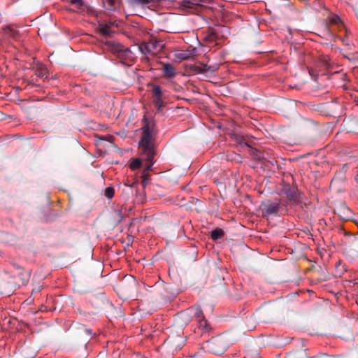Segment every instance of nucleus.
<instances>
[{
    "mask_svg": "<svg viewBox=\"0 0 358 358\" xmlns=\"http://www.w3.org/2000/svg\"><path fill=\"white\" fill-rule=\"evenodd\" d=\"M355 179H356L357 182H358V173L357 174Z\"/></svg>",
    "mask_w": 358,
    "mask_h": 358,
    "instance_id": "obj_38",
    "label": "nucleus"
},
{
    "mask_svg": "<svg viewBox=\"0 0 358 358\" xmlns=\"http://www.w3.org/2000/svg\"><path fill=\"white\" fill-rule=\"evenodd\" d=\"M224 231L220 228H216L211 231V238L213 240H218L224 237Z\"/></svg>",
    "mask_w": 358,
    "mask_h": 358,
    "instance_id": "obj_12",
    "label": "nucleus"
},
{
    "mask_svg": "<svg viewBox=\"0 0 358 358\" xmlns=\"http://www.w3.org/2000/svg\"><path fill=\"white\" fill-rule=\"evenodd\" d=\"M199 327L202 328L203 329H206L207 327V321L203 318L201 320L199 321Z\"/></svg>",
    "mask_w": 358,
    "mask_h": 358,
    "instance_id": "obj_30",
    "label": "nucleus"
},
{
    "mask_svg": "<svg viewBox=\"0 0 358 358\" xmlns=\"http://www.w3.org/2000/svg\"><path fill=\"white\" fill-rule=\"evenodd\" d=\"M112 138H113V136H108V139H107V140L110 141Z\"/></svg>",
    "mask_w": 358,
    "mask_h": 358,
    "instance_id": "obj_36",
    "label": "nucleus"
},
{
    "mask_svg": "<svg viewBox=\"0 0 358 358\" xmlns=\"http://www.w3.org/2000/svg\"><path fill=\"white\" fill-rule=\"evenodd\" d=\"M220 341L218 339H211L208 341V346L211 350V352L215 355H221L226 350V348L224 346L223 348H217L215 345L219 344Z\"/></svg>",
    "mask_w": 358,
    "mask_h": 358,
    "instance_id": "obj_7",
    "label": "nucleus"
},
{
    "mask_svg": "<svg viewBox=\"0 0 358 358\" xmlns=\"http://www.w3.org/2000/svg\"><path fill=\"white\" fill-rule=\"evenodd\" d=\"M96 30L98 33L103 37V38L101 39V42L117 57L122 59H127L131 57L132 52L130 48L124 47L118 42L108 40V38L113 36L115 31H112L107 25L99 21Z\"/></svg>",
    "mask_w": 358,
    "mask_h": 358,
    "instance_id": "obj_1",
    "label": "nucleus"
},
{
    "mask_svg": "<svg viewBox=\"0 0 358 358\" xmlns=\"http://www.w3.org/2000/svg\"><path fill=\"white\" fill-rule=\"evenodd\" d=\"M137 185H138L137 184ZM135 187H136V196H139L140 199H143L144 196H145L143 189L141 191V190L138 189V186H136Z\"/></svg>",
    "mask_w": 358,
    "mask_h": 358,
    "instance_id": "obj_27",
    "label": "nucleus"
},
{
    "mask_svg": "<svg viewBox=\"0 0 358 358\" xmlns=\"http://www.w3.org/2000/svg\"><path fill=\"white\" fill-rule=\"evenodd\" d=\"M152 92L155 96V99H162V91L159 85H154L152 88Z\"/></svg>",
    "mask_w": 358,
    "mask_h": 358,
    "instance_id": "obj_18",
    "label": "nucleus"
},
{
    "mask_svg": "<svg viewBox=\"0 0 358 358\" xmlns=\"http://www.w3.org/2000/svg\"><path fill=\"white\" fill-rule=\"evenodd\" d=\"M253 358H259V356L257 354L255 356H253Z\"/></svg>",
    "mask_w": 358,
    "mask_h": 358,
    "instance_id": "obj_37",
    "label": "nucleus"
},
{
    "mask_svg": "<svg viewBox=\"0 0 358 358\" xmlns=\"http://www.w3.org/2000/svg\"><path fill=\"white\" fill-rule=\"evenodd\" d=\"M300 353H301V354H303V355L306 357V358H317V357H316V356H312V357H308V356H306V350H304V351H303V352H301Z\"/></svg>",
    "mask_w": 358,
    "mask_h": 358,
    "instance_id": "obj_34",
    "label": "nucleus"
},
{
    "mask_svg": "<svg viewBox=\"0 0 358 358\" xmlns=\"http://www.w3.org/2000/svg\"><path fill=\"white\" fill-rule=\"evenodd\" d=\"M5 31L6 34H9V36L12 37H15V35L17 34V31L13 29L10 26H6L5 28Z\"/></svg>",
    "mask_w": 358,
    "mask_h": 358,
    "instance_id": "obj_25",
    "label": "nucleus"
},
{
    "mask_svg": "<svg viewBox=\"0 0 358 358\" xmlns=\"http://www.w3.org/2000/svg\"><path fill=\"white\" fill-rule=\"evenodd\" d=\"M211 34L213 35V36H215L216 35L215 31V30H212Z\"/></svg>",
    "mask_w": 358,
    "mask_h": 358,
    "instance_id": "obj_35",
    "label": "nucleus"
},
{
    "mask_svg": "<svg viewBox=\"0 0 358 358\" xmlns=\"http://www.w3.org/2000/svg\"><path fill=\"white\" fill-rule=\"evenodd\" d=\"M47 73H48V70L43 65H39L35 69L36 76L37 77L43 79L44 81L46 80V79L48 78Z\"/></svg>",
    "mask_w": 358,
    "mask_h": 358,
    "instance_id": "obj_9",
    "label": "nucleus"
},
{
    "mask_svg": "<svg viewBox=\"0 0 358 358\" xmlns=\"http://www.w3.org/2000/svg\"><path fill=\"white\" fill-rule=\"evenodd\" d=\"M103 24L107 25L110 29L114 25V22L111 21H101Z\"/></svg>",
    "mask_w": 358,
    "mask_h": 358,
    "instance_id": "obj_31",
    "label": "nucleus"
},
{
    "mask_svg": "<svg viewBox=\"0 0 358 358\" xmlns=\"http://www.w3.org/2000/svg\"><path fill=\"white\" fill-rule=\"evenodd\" d=\"M155 106L157 107L158 111H161L162 110L164 106V101L162 99H155L154 100Z\"/></svg>",
    "mask_w": 358,
    "mask_h": 358,
    "instance_id": "obj_21",
    "label": "nucleus"
},
{
    "mask_svg": "<svg viewBox=\"0 0 358 358\" xmlns=\"http://www.w3.org/2000/svg\"><path fill=\"white\" fill-rule=\"evenodd\" d=\"M331 22L334 24H338L339 22H341V20L338 15H335L331 17Z\"/></svg>",
    "mask_w": 358,
    "mask_h": 358,
    "instance_id": "obj_29",
    "label": "nucleus"
},
{
    "mask_svg": "<svg viewBox=\"0 0 358 358\" xmlns=\"http://www.w3.org/2000/svg\"><path fill=\"white\" fill-rule=\"evenodd\" d=\"M206 66V75L208 73H213L217 71L219 69V65L217 64H205Z\"/></svg>",
    "mask_w": 358,
    "mask_h": 358,
    "instance_id": "obj_15",
    "label": "nucleus"
},
{
    "mask_svg": "<svg viewBox=\"0 0 358 358\" xmlns=\"http://www.w3.org/2000/svg\"><path fill=\"white\" fill-rule=\"evenodd\" d=\"M141 177L143 178V180L141 181V185H142L143 189H144L146 187V185L150 180V176H149V174H145V176H144L143 173L142 172Z\"/></svg>",
    "mask_w": 358,
    "mask_h": 358,
    "instance_id": "obj_23",
    "label": "nucleus"
},
{
    "mask_svg": "<svg viewBox=\"0 0 358 358\" xmlns=\"http://www.w3.org/2000/svg\"><path fill=\"white\" fill-rule=\"evenodd\" d=\"M104 7L110 11H115L117 7V0H103Z\"/></svg>",
    "mask_w": 358,
    "mask_h": 358,
    "instance_id": "obj_10",
    "label": "nucleus"
},
{
    "mask_svg": "<svg viewBox=\"0 0 358 358\" xmlns=\"http://www.w3.org/2000/svg\"><path fill=\"white\" fill-rule=\"evenodd\" d=\"M144 124L142 127V136L138 142L139 146L142 148L143 152H156L155 150L152 137L154 123L150 122L146 117L143 118Z\"/></svg>",
    "mask_w": 358,
    "mask_h": 358,
    "instance_id": "obj_2",
    "label": "nucleus"
},
{
    "mask_svg": "<svg viewBox=\"0 0 358 358\" xmlns=\"http://www.w3.org/2000/svg\"><path fill=\"white\" fill-rule=\"evenodd\" d=\"M124 185L127 187L126 189L123 190L124 194H126L127 199L129 198L131 195L134 194L133 188L137 186L136 182H133L131 183H126Z\"/></svg>",
    "mask_w": 358,
    "mask_h": 358,
    "instance_id": "obj_11",
    "label": "nucleus"
},
{
    "mask_svg": "<svg viewBox=\"0 0 358 358\" xmlns=\"http://www.w3.org/2000/svg\"><path fill=\"white\" fill-rule=\"evenodd\" d=\"M157 41H156V42H155V43H149V44L150 45V48H151V49H152V51L153 50H155V49L157 48Z\"/></svg>",
    "mask_w": 358,
    "mask_h": 358,
    "instance_id": "obj_32",
    "label": "nucleus"
},
{
    "mask_svg": "<svg viewBox=\"0 0 358 358\" xmlns=\"http://www.w3.org/2000/svg\"><path fill=\"white\" fill-rule=\"evenodd\" d=\"M236 141L241 146H245L248 148L250 147L248 143L245 141V139L242 136H236Z\"/></svg>",
    "mask_w": 358,
    "mask_h": 358,
    "instance_id": "obj_24",
    "label": "nucleus"
},
{
    "mask_svg": "<svg viewBox=\"0 0 358 358\" xmlns=\"http://www.w3.org/2000/svg\"><path fill=\"white\" fill-rule=\"evenodd\" d=\"M71 3L76 5L78 8H81L84 4L83 0H70Z\"/></svg>",
    "mask_w": 358,
    "mask_h": 358,
    "instance_id": "obj_26",
    "label": "nucleus"
},
{
    "mask_svg": "<svg viewBox=\"0 0 358 358\" xmlns=\"http://www.w3.org/2000/svg\"><path fill=\"white\" fill-rule=\"evenodd\" d=\"M260 210L264 217H280L282 206L279 199H267L261 203Z\"/></svg>",
    "mask_w": 358,
    "mask_h": 358,
    "instance_id": "obj_3",
    "label": "nucleus"
},
{
    "mask_svg": "<svg viewBox=\"0 0 358 358\" xmlns=\"http://www.w3.org/2000/svg\"><path fill=\"white\" fill-rule=\"evenodd\" d=\"M78 329L83 331L88 336L93 337L95 335V333L93 332L92 329L87 328L84 324H79Z\"/></svg>",
    "mask_w": 358,
    "mask_h": 358,
    "instance_id": "obj_14",
    "label": "nucleus"
},
{
    "mask_svg": "<svg viewBox=\"0 0 358 358\" xmlns=\"http://www.w3.org/2000/svg\"><path fill=\"white\" fill-rule=\"evenodd\" d=\"M182 315L183 316H194L195 317H200L203 316V311L199 306H194L184 312L182 313Z\"/></svg>",
    "mask_w": 358,
    "mask_h": 358,
    "instance_id": "obj_6",
    "label": "nucleus"
},
{
    "mask_svg": "<svg viewBox=\"0 0 358 358\" xmlns=\"http://www.w3.org/2000/svg\"><path fill=\"white\" fill-rule=\"evenodd\" d=\"M104 195L107 198L111 199L114 195V189L112 187H106L104 192Z\"/></svg>",
    "mask_w": 358,
    "mask_h": 358,
    "instance_id": "obj_22",
    "label": "nucleus"
},
{
    "mask_svg": "<svg viewBox=\"0 0 358 358\" xmlns=\"http://www.w3.org/2000/svg\"><path fill=\"white\" fill-rule=\"evenodd\" d=\"M156 0H131V3L137 6H145L150 3L155 2Z\"/></svg>",
    "mask_w": 358,
    "mask_h": 358,
    "instance_id": "obj_17",
    "label": "nucleus"
},
{
    "mask_svg": "<svg viewBox=\"0 0 358 358\" xmlns=\"http://www.w3.org/2000/svg\"><path fill=\"white\" fill-rule=\"evenodd\" d=\"M283 193L290 201L294 203H298L301 201V194L297 188L292 187L289 184L285 185Z\"/></svg>",
    "mask_w": 358,
    "mask_h": 358,
    "instance_id": "obj_4",
    "label": "nucleus"
},
{
    "mask_svg": "<svg viewBox=\"0 0 358 358\" xmlns=\"http://www.w3.org/2000/svg\"><path fill=\"white\" fill-rule=\"evenodd\" d=\"M129 286L132 289H136L137 287V282H136V279H134V278H131L130 282H129Z\"/></svg>",
    "mask_w": 358,
    "mask_h": 358,
    "instance_id": "obj_28",
    "label": "nucleus"
},
{
    "mask_svg": "<svg viewBox=\"0 0 358 358\" xmlns=\"http://www.w3.org/2000/svg\"><path fill=\"white\" fill-rule=\"evenodd\" d=\"M206 69L205 64H200L199 65L196 66L194 67V71L197 73H202V74L206 75Z\"/></svg>",
    "mask_w": 358,
    "mask_h": 358,
    "instance_id": "obj_20",
    "label": "nucleus"
},
{
    "mask_svg": "<svg viewBox=\"0 0 358 358\" xmlns=\"http://www.w3.org/2000/svg\"><path fill=\"white\" fill-rule=\"evenodd\" d=\"M187 3H190V4H193V5H196L198 4L196 0H188L187 1Z\"/></svg>",
    "mask_w": 358,
    "mask_h": 358,
    "instance_id": "obj_33",
    "label": "nucleus"
},
{
    "mask_svg": "<svg viewBox=\"0 0 358 358\" xmlns=\"http://www.w3.org/2000/svg\"><path fill=\"white\" fill-rule=\"evenodd\" d=\"M143 153L146 155L145 166L143 171V175L145 176V174H148V171H150L152 168V166L155 163L154 157L156 155V152H152V153H150V152H143Z\"/></svg>",
    "mask_w": 358,
    "mask_h": 358,
    "instance_id": "obj_5",
    "label": "nucleus"
},
{
    "mask_svg": "<svg viewBox=\"0 0 358 358\" xmlns=\"http://www.w3.org/2000/svg\"><path fill=\"white\" fill-rule=\"evenodd\" d=\"M336 269L337 275L341 276L347 271V268L345 264H343L341 262H338L336 265Z\"/></svg>",
    "mask_w": 358,
    "mask_h": 358,
    "instance_id": "obj_16",
    "label": "nucleus"
},
{
    "mask_svg": "<svg viewBox=\"0 0 358 358\" xmlns=\"http://www.w3.org/2000/svg\"><path fill=\"white\" fill-rule=\"evenodd\" d=\"M138 48L141 52L143 55H148L152 52V49L149 43H145L144 45H140Z\"/></svg>",
    "mask_w": 358,
    "mask_h": 358,
    "instance_id": "obj_19",
    "label": "nucleus"
},
{
    "mask_svg": "<svg viewBox=\"0 0 358 358\" xmlns=\"http://www.w3.org/2000/svg\"><path fill=\"white\" fill-rule=\"evenodd\" d=\"M142 166V161L140 158L133 159L129 164V168L132 170L138 169Z\"/></svg>",
    "mask_w": 358,
    "mask_h": 358,
    "instance_id": "obj_13",
    "label": "nucleus"
},
{
    "mask_svg": "<svg viewBox=\"0 0 358 358\" xmlns=\"http://www.w3.org/2000/svg\"><path fill=\"white\" fill-rule=\"evenodd\" d=\"M163 73L167 79H172L176 76V70L170 63H166L164 65Z\"/></svg>",
    "mask_w": 358,
    "mask_h": 358,
    "instance_id": "obj_8",
    "label": "nucleus"
}]
</instances>
